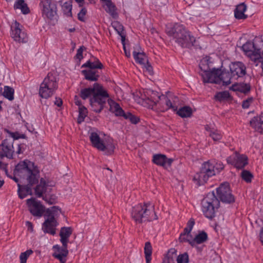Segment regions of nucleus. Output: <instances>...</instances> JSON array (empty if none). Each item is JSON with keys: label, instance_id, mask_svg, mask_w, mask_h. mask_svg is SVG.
Returning a JSON list of instances; mask_svg holds the SVG:
<instances>
[{"label": "nucleus", "instance_id": "nucleus-1", "mask_svg": "<svg viewBox=\"0 0 263 263\" xmlns=\"http://www.w3.org/2000/svg\"><path fill=\"white\" fill-rule=\"evenodd\" d=\"M79 96L83 100L89 99L91 109L96 112H100L103 110L107 101L110 111L116 117H123L125 112L118 103L109 99L107 91L98 83H95L92 87L82 89Z\"/></svg>", "mask_w": 263, "mask_h": 263}, {"label": "nucleus", "instance_id": "nucleus-12", "mask_svg": "<svg viewBox=\"0 0 263 263\" xmlns=\"http://www.w3.org/2000/svg\"><path fill=\"white\" fill-rule=\"evenodd\" d=\"M217 197L224 203H231L235 201L228 183H221L216 190Z\"/></svg>", "mask_w": 263, "mask_h": 263}, {"label": "nucleus", "instance_id": "nucleus-31", "mask_svg": "<svg viewBox=\"0 0 263 263\" xmlns=\"http://www.w3.org/2000/svg\"><path fill=\"white\" fill-rule=\"evenodd\" d=\"M250 86L246 83H235L230 87V89L234 91H239L246 93L250 91Z\"/></svg>", "mask_w": 263, "mask_h": 263}, {"label": "nucleus", "instance_id": "nucleus-55", "mask_svg": "<svg viewBox=\"0 0 263 263\" xmlns=\"http://www.w3.org/2000/svg\"><path fill=\"white\" fill-rule=\"evenodd\" d=\"M252 101V99H247L242 102V106L243 108H248L250 106V103Z\"/></svg>", "mask_w": 263, "mask_h": 263}, {"label": "nucleus", "instance_id": "nucleus-25", "mask_svg": "<svg viewBox=\"0 0 263 263\" xmlns=\"http://www.w3.org/2000/svg\"><path fill=\"white\" fill-rule=\"evenodd\" d=\"M247 10V6L244 3H242L236 6L234 10V16L236 19H246L247 15L245 14Z\"/></svg>", "mask_w": 263, "mask_h": 263}, {"label": "nucleus", "instance_id": "nucleus-4", "mask_svg": "<svg viewBox=\"0 0 263 263\" xmlns=\"http://www.w3.org/2000/svg\"><path fill=\"white\" fill-rule=\"evenodd\" d=\"M131 217L136 223L152 221L158 219L154 205L151 203L138 204L132 208Z\"/></svg>", "mask_w": 263, "mask_h": 263}, {"label": "nucleus", "instance_id": "nucleus-37", "mask_svg": "<svg viewBox=\"0 0 263 263\" xmlns=\"http://www.w3.org/2000/svg\"><path fill=\"white\" fill-rule=\"evenodd\" d=\"M152 247L149 242H146L144 246V254L146 263H150L152 259Z\"/></svg>", "mask_w": 263, "mask_h": 263}, {"label": "nucleus", "instance_id": "nucleus-15", "mask_svg": "<svg viewBox=\"0 0 263 263\" xmlns=\"http://www.w3.org/2000/svg\"><path fill=\"white\" fill-rule=\"evenodd\" d=\"M201 69L202 71L201 76L204 83L219 84L220 78L219 75L220 73V70L214 69L212 71H210L206 69L202 70L201 67Z\"/></svg>", "mask_w": 263, "mask_h": 263}, {"label": "nucleus", "instance_id": "nucleus-5", "mask_svg": "<svg viewBox=\"0 0 263 263\" xmlns=\"http://www.w3.org/2000/svg\"><path fill=\"white\" fill-rule=\"evenodd\" d=\"M219 200L214 192L209 193L202 201V211L206 217L212 219L215 216L216 210L219 206Z\"/></svg>", "mask_w": 263, "mask_h": 263}, {"label": "nucleus", "instance_id": "nucleus-11", "mask_svg": "<svg viewBox=\"0 0 263 263\" xmlns=\"http://www.w3.org/2000/svg\"><path fill=\"white\" fill-rule=\"evenodd\" d=\"M141 99L143 100V105L152 109L158 105L161 96L158 92L152 90L144 91L141 95Z\"/></svg>", "mask_w": 263, "mask_h": 263}, {"label": "nucleus", "instance_id": "nucleus-51", "mask_svg": "<svg viewBox=\"0 0 263 263\" xmlns=\"http://www.w3.org/2000/svg\"><path fill=\"white\" fill-rule=\"evenodd\" d=\"M195 221L193 218H191L187 223V226L184 230L185 232H191L192 229L194 226Z\"/></svg>", "mask_w": 263, "mask_h": 263}, {"label": "nucleus", "instance_id": "nucleus-9", "mask_svg": "<svg viewBox=\"0 0 263 263\" xmlns=\"http://www.w3.org/2000/svg\"><path fill=\"white\" fill-rule=\"evenodd\" d=\"M39 7L44 18L50 20H54L56 18L57 7L53 0H41Z\"/></svg>", "mask_w": 263, "mask_h": 263}, {"label": "nucleus", "instance_id": "nucleus-42", "mask_svg": "<svg viewBox=\"0 0 263 263\" xmlns=\"http://www.w3.org/2000/svg\"><path fill=\"white\" fill-rule=\"evenodd\" d=\"M79 117L78 118V122L79 123H81L83 121H84L85 118L87 116V108L83 106H80L79 108Z\"/></svg>", "mask_w": 263, "mask_h": 263}, {"label": "nucleus", "instance_id": "nucleus-39", "mask_svg": "<svg viewBox=\"0 0 263 263\" xmlns=\"http://www.w3.org/2000/svg\"><path fill=\"white\" fill-rule=\"evenodd\" d=\"M14 89L9 86H5L3 95L10 101L14 99Z\"/></svg>", "mask_w": 263, "mask_h": 263}, {"label": "nucleus", "instance_id": "nucleus-14", "mask_svg": "<svg viewBox=\"0 0 263 263\" xmlns=\"http://www.w3.org/2000/svg\"><path fill=\"white\" fill-rule=\"evenodd\" d=\"M14 153L13 140L5 139L0 144V158L6 157L9 159H12Z\"/></svg>", "mask_w": 263, "mask_h": 263}, {"label": "nucleus", "instance_id": "nucleus-54", "mask_svg": "<svg viewBox=\"0 0 263 263\" xmlns=\"http://www.w3.org/2000/svg\"><path fill=\"white\" fill-rule=\"evenodd\" d=\"M144 68L145 69L146 71H147V72L149 74H152L153 73V67L152 66L149 64L148 62L145 64V65H143Z\"/></svg>", "mask_w": 263, "mask_h": 263}, {"label": "nucleus", "instance_id": "nucleus-50", "mask_svg": "<svg viewBox=\"0 0 263 263\" xmlns=\"http://www.w3.org/2000/svg\"><path fill=\"white\" fill-rule=\"evenodd\" d=\"M213 164H214V169L215 173H219L221 170L224 168V165L220 161L216 162L215 161H212Z\"/></svg>", "mask_w": 263, "mask_h": 263}, {"label": "nucleus", "instance_id": "nucleus-33", "mask_svg": "<svg viewBox=\"0 0 263 263\" xmlns=\"http://www.w3.org/2000/svg\"><path fill=\"white\" fill-rule=\"evenodd\" d=\"M251 126L255 130L262 133L263 132V122L261 121V117L259 118H254L250 122Z\"/></svg>", "mask_w": 263, "mask_h": 263}, {"label": "nucleus", "instance_id": "nucleus-43", "mask_svg": "<svg viewBox=\"0 0 263 263\" xmlns=\"http://www.w3.org/2000/svg\"><path fill=\"white\" fill-rule=\"evenodd\" d=\"M122 117L125 119L129 120L132 124H137L140 121L138 117L133 115L129 112H125L124 115Z\"/></svg>", "mask_w": 263, "mask_h": 263}, {"label": "nucleus", "instance_id": "nucleus-44", "mask_svg": "<svg viewBox=\"0 0 263 263\" xmlns=\"http://www.w3.org/2000/svg\"><path fill=\"white\" fill-rule=\"evenodd\" d=\"M242 179L247 183H250L253 178V174L248 170H242L241 173Z\"/></svg>", "mask_w": 263, "mask_h": 263}, {"label": "nucleus", "instance_id": "nucleus-53", "mask_svg": "<svg viewBox=\"0 0 263 263\" xmlns=\"http://www.w3.org/2000/svg\"><path fill=\"white\" fill-rule=\"evenodd\" d=\"M84 46L80 47L77 51L76 58L80 61L83 58V51L84 50Z\"/></svg>", "mask_w": 263, "mask_h": 263}, {"label": "nucleus", "instance_id": "nucleus-59", "mask_svg": "<svg viewBox=\"0 0 263 263\" xmlns=\"http://www.w3.org/2000/svg\"><path fill=\"white\" fill-rule=\"evenodd\" d=\"M122 43L123 44V49H124V52H125L126 56L127 57H129L130 56V51H127L126 50V47H125V42H123V43Z\"/></svg>", "mask_w": 263, "mask_h": 263}, {"label": "nucleus", "instance_id": "nucleus-28", "mask_svg": "<svg viewBox=\"0 0 263 263\" xmlns=\"http://www.w3.org/2000/svg\"><path fill=\"white\" fill-rule=\"evenodd\" d=\"M72 229L70 227H63L61 228L60 236L61 237L60 241L62 244H68L69 237L72 234Z\"/></svg>", "mask_w": 263, "mask_h": 263}, {"label": "nucleus", "instance_id": "nucleus-29", "mask_svg": "<svg viewBox=\"0 0 263 263\" xmlns=\"http://www.w3.org/2000/svg\"><path fill=\"white\" fill-rule=\"evenodd\" d=\"M208 239V234L204 231H200L197 234L193 241L191 242V246L192 247L196 246V245L203 243L206 241Z\"/></svg>", "mask_w": 263, "mask_h": 263}, {"label": "nucleus", "instance_id": "nucleus-48", "mask_svg": "<svg viewBox=\"0 0 263 263\" xmlns=\"http://www.w3.org/2000/svg\"><path fill=\"white\" fill-rule=\"evenodd\" d=\"M5 131L8 134H9L10 136L13 139H11V140H13V141L15 139H18L20 138L24 139L25 137V136L24 135H23V134L21 135L17 132H15V133L11 132L9 131L8 129H5Z\"/></svg>", "mask_w": 263, "mask_h": 263}, {"label": "nucleus", "instance_id": "nucleus-13", "mask_svg": "<svg viewBox=\"0 0 263 263\" xmlns=\"http://www.w3.org/2000/svg\"><path fill=\"white\" fill-rule=\"evenodd\" d=\"M22 26L15 21L11 26V37L16 42L19 43H26L27 42L28 37L27 33L22 30Z\"/></svg>", "mask_w": 263, "mask_h": 263}, {"label": "nucleus", "instance_id": "nucleus-41", "mask_svg": "<svg viewBox=\"0 0 263 263\" xmlns=\"http://www.w3.org/2000/svg\"><path fill=\"white\" fill-rule=\"evenodd\" d=\"M205 129L207 131L210 132V136L213 139L214 141H218L221 139L222 137V135L221 133L217 129H213L211 130L209 127H206Z\"/></svg>", "mask_w": 263, "mask_h": 263}, {"label": "nucleus", "instance_id": "nucleus-21", "mask_svg": "<svg viewBox=\"0 0 263 263\" xmlns=\"http://www.w3.org/2000/svg\"><path fill=\"white\" fill-rule=\"evenodd\" d=\"M133 57L136 62L141 65H145L148 62L147 56L144 52L141 51L139 44L135 45L134 47Z\"/></svg>", "mask_w": 263, "mask_h": 263}, {"label": "nucleus", "instance_id": "nucleus-62", "mask_svg": "<svg viewBox=\"0 0 263 263\" xmlns=\"http://www.w3.org/2000/svg\"><path fill=\"white\" fill-rule=\"evenodd\" d=\"M74 30H75L74 28L69 29V32H72L74 31Z\"/></svg>", "mask_w": 263, "mask_h": 263}, {"label": "nucleus", "instance_id": "nucleus-38", "mask_svg": "<svg viewBox=\"0 0 263 263\" xmlns=\"http://www.w3.org/2000/svg\"><path fill=\"white\" fill-rule=\"evenodd\" d=\"M193 238L191 232H185L184 230L182 232L179 237V241L180 242H188L191 245V242L193 241Z\"/></svg>", "mask_w": 263, "mask_h": 263}, {"label": "nucleus", "instance_id": "nucleus-19", "mask_svg": "<svg viewBox=\"0 0 263 263\" xmlns=\"http://www.w3.org/2000/svg\"><path fill=\"white\" fill-rule=\"evenodd\" d=\"M47 189V184L46 181L44 179L41 178L40 179V183L36 186L34 189L35 195L39 198L43 197V199L50 204L53 203L51 200H48V197L46 196H43Z\"/></svg>", "mask_w": 263, "mask_h": 263}, {"label": "nucleus", "instance_id": "nucleus-22", "mask_svg": "<svg viewBox=\"0 0 263 263\" xmlns=\"http://www.w3.org/2000/svg\"><path fill=\"white\" fill-rule=\"evenodd\" d=\"M173 160L167 158L165 155L162 154H155L153 156V162L157 165L164 167L170 166Z\"/></svg>", "mask_w": 263, "mask_h": 263}, {"label": "nucleus", "instance_id": "nucleus-17", "mask_svg": "<svg viewBox=\"0 0 263 263\" xmlns=\"http://www.w3.org/2000/svg\"><path fill=\"white\" fill-rule=\"evenodd\" d=\"M68 244H62L61 247L58 245H54L53 249L54 252L52 256L58 259L61 263H65L66 261V258L68 255Z\"/></svg>", "mask_w": 263, "mask_h": 263}, {"label": "nucleus", "instance_id": "nucleus-7", "mask_svg": "<svg viewBox=\"0 0 263 263\" xmlns=\"http://www.w3.org/2000/svg\"><path fill=\"white\" fill-rule=\"evenodd\" d=\"M215 174L214 164L212 161H209L203 163L200 172L195 175L193 180L198 185H200L205 183L210 177Z\"/></svg>", "mask_w": 263, "mask_h": 263}, {"label": "nucleus", "instance_id": "nucleus-34", "mask_svg": "<svg viewBox=\"0 0 263 263\" xmlns=\"http://www.w3.org/2000/svg\"><path fill=\"white\" fill-rule=\"evenodd\" d=\"M111 26L117 32L118 34L121 37L122 43L124 42L125 36L123 32L124 29L123 25L118 21H114L111 23Z\"/></svg>", "mask_w": 263, "mask_h": 263}, {"label": "nucleus", "instance_id": "nucleus-46", "mask_svg": "<svg viewBox=\"0 0 263 263\" xmlns=\"http://www.w3.org/2000/svg\"><path fill=\"white\" fill-rule=\"evenodd\" d=\"M32 253V250H27L25 252L21 253L20 256V263H26L27 259Z\"/></svg>", "mask_w": 263, "mask_h": 263}, {"label": "nucleus", "instance_id": "nucleus-57", "mask_svg": "<svg viewBox=\"0 0 263 263\" xmlns=\"http://www.w3.org/2000/svg\"><path fill=\"white\" fill-rule=\"evenodd\" d=\"M63 104V102L61 99L56 98L55 101L54 102V104L58 106V107H61Z\"/></svg>", "mask_w": 263, "mask_h": 263}, {"label": "nucleus", "instance_id": "nucleus-49", "mask_svg": "<svg viewBox=\"0 0 263 263\" xmlns=\"http://www.w3.org/2000/svg\"><path fill=\"white\" fill-rule=\"evenodd\" d=\"M177 263H188L189 256L187 253L179 255L177 258Z\"/></svg>", "mask_w": 263, "mask_h": 263}, {"label": "nucleus", "instance_id": "nucleus-61", "mask_svg": "<svg viewBox=\"0 0 263 263\" xmlns=\"http://www.w3.org/2000/svg\"><path fill=\"white\" fill-rule=\"evenodd\" d=\"M76 104L78 106H79V107L80 106H83L82 105H81V103L80 101H76L75 102Z\"/></svg>", "mask_w": 263, "mask_h": 263}, {"label": "nucleus", "instance_id": "nucleus-64", "mask_svg": "<svg viewBox=\"0 0 263 263\" xmlns=\"http://www.w3.org/2000/svg\"><path fill=\"white\" fill-rule=\"evenodd\" d=\"M77 3H81L84 1V0H75Z\"/></svg>", "mask_w": 263, "mask_h": 263}, {"label": "nucleus", "instance_id": "nucleus-3", "mask_svg": "<svg viewBox=\"0 0 263 263\" xmlns=\"http://www.w3.org/2000/svg\"><path fill=\"white\" fill-rule=\"evenodd\" d=\"M167 34L182 48H190L194 45L196 39L182 24L175 23L166 26Z\"/></svg>", "mask_w": 263, "mask_h": 263}, {"label": "nucleus", "instance_id": "nucleus-10", "mask_svg": "<svg viewBox=\"0 0 263 263\" xmlns=\"http://www.w3.org/2000/svg\"><path fill=\"white\" fill-rule=\"evenodd\" d=\"M227 162L238 170H242L248 164V158L245 154L235 152L227 158Z\"/></svg>", "mask_w": 263, "mask_h": 263}, {"label": "nucleus", "instance_id": "nucleus-27", "mask_svg": "<svg viewBox=\"0 0 263 263\" xmlns=\"http://www.w3.org/2000/svg\"><path fill=\"white\" fill-rule=\"evenodd\" d=\"M219 78H220L219 84L222 83V85L226 86L230 84L234 80L230 71H221L220 70Z\"/></svg>", "mask_w": 263, "mask_h": 263}, {"label": "nucleus", "instance_id": "nucleus-58", "mask_svg": "<svg viewBox=\"0 0 263 263\" xmlns=\"http://www.w3.org/2000/svg\"><path fill=\"white\" fill-rule=\"evenodd\" d=\"M26 226L27 227L28 230L30 231L31 232L33 231V225L31 222L28 221H26Z\"/></svg>", "mask_w": 263, "mask_h": 263}, {"label": "nucleus", "instance_id": "nucleus-24", "mask_svg": "<svg viewBox=\"0 0 263 263\" xmlns=\"http://www.w3.org/2000/svg\"><path fill=\"white\" fill-rule=\"evenodd\" d=\"M81 72L85 79L90 81H97L100 77L99 72L96 69L87 68L82 70Z\"/></svg>", "mask_w": 263, "mask_h": 263}, {"label": "nucleus", "instance_id": "nucleus-36", "mask_svg": "<svg viewBox=\"0 0 263 263\" xmlns=\"http://www.w3.org/2000/svg\"><path fill=\"white\" fill-rule=\"evenodd\" d=\"M177 114L182 118L190 117L192 114V109L190 107L185 106L179 108Z\"/></svg>", "mask_w": 263, "mask_h": 263}, {"label": "nucleus", "instance_id": "nucleus-47", "mask_svg": "<svg viewBox=\"0 0 263 263\" xmlns=\"http://www.w3.org/2000/svg\"><path fill=\"white\" fill-rule=\"evenodd\" d=\"M229 97V93L226 91L219 92L215 95V98L219 101L228 99Z\"/></svg>", "mask_w": 263, "mask_h": 263}, {"label": "nucleus", "instance_id": "nucleus-56", "mask_svg": "<svg viewBox=\"0 0 263 263\" xmlns=\"http://www.w3.org/2000/svg\"><path fill=\"white\" fill-rule=\"evenodd\" d=\"M23 153V150H22V144H17L15 153L17 155H19V154H22Z\"/></svg>", "mask_w": 263, "mask_h": 263}, {"label": "nucleus", "instance_id": "nucleus-6", "mask_svg": "<svg viewBox=\"0 0 263 263\" xmlns=\"http://www.w3.org/2000/svg\"><path fill=\"white\" fill-rule=\"evenodd\" d=\"M58 87V84L55 77L49 73L40 85L39 95L42 98L48 99L54 93Z\"/></svg>", "mask_w": 263, "mask_h": 263}, {"label": "nucleus", "instance_id": "nucleus-2", "mask_svg": "<svg viewBox=\"0 0 263 263\" xmlns=\"http://www.w3.org/2000/svg\"><path fill=\"white\" fill-rule=\"evenodd\" d=\"M40 172L34 164L28 160H24L18 163L14 169V174L20 177L26 178L28 184L21 185L18 183V194L21 199L25 198L27 195L32 194L31 186L39 181Z\"/></svg>", "mask_w": 263, "mask_h": 263}, {"label": "nucleus", "instance_id": "nucleus-32", "mask_svg": "<svg viewBox=\"0 0 263 263\" xmlns=\"http://www.w3.org/2000/svg\"><path fill=\"white\" fill-rule=\"evenodd\" d=\"M103 7L105 11L108 13L112 18H117L118 17V13L116 6L111 1H108L107 3L104 4Z\"/></svg>", "mask_w": 263, "mask_h": 263}, {"label": "nucleus", "instance_id": "nucleus-16", "mask_svg": "<svg viewBox=\"0 0 263 263\" xmlns=\"http://www.w3.org/2000/svg\"><path fill=\"white\" fill-rule=\"evenodd\" d=\"M26 203L30 213L34 216L41 217L44 212V206L40 201L34 198L28 199Z\"/></svg>", "mask_w": 263, "mask_h": 263}, {"label": "nucleus", "instance_id": "nucleus-26", "mask_svg": "<svg viewBox=\"0 0 263 263\" xmlns=\"http://www.w3.org/2000/svg\"><path fill=\"white\" fill-rule=\"evenodd\" d=\"M103 66L100 61L95 58H92L82 65V68L85 67L91 69H102Z\"/></svg>", "mask_w": 263, "mask_h": 263}, {"label": "nucleus", "instance_id": "nucleus-8", "mask_svg": "<svg viewBox=\"0 0 263 263\" xmlns=\"http://www.w3.org/2000/svg\"><path fill=\"white\" fill-rule=\"evenodd\" d=\"M89 139L94 147L104 152L106 155H110L114 153L115 148L114 144L110 141L105 143L97 133H90Z\"/></svg>", "mask_w": 263, "mask_h": 263}, {"label": "nucleus", "instance_id": "nucleus-45", "mask_svg": "<svg viewBox=\"0 0 263 263\" xmlns=\"http://www.w3.org/2000/svg\"><path fill=\"white\" fill-rule=\"evenodd\" d=\"M253 48V45L250 43H246L242 46V49L245 54L248 56H251L252 54Z\"/></svg>", "mask_w": 263, "mask_h": 263}, {"label": "nucleus", "instance_id": "nucleus-20", "mask_svg": "<svg viewBox=\"0 0 263 263\" xmlns=\"http://www.w3.org/2000/svg\"><path fill=\"white\" fill-rule=\"evenodd\" d=\"M45 218L42 224V230L45 233L54 235L55 234L56 227L58 225L57 220Z\"/></svg>", "mask_w": 263, "mask_h": 263}, {"label": "nucleus", "instance_id": "nucleus-23", "mask_svg": "<svg viewBox=\"0 0 263 263\" xmlns=\"http://www.w3.org/2000/svg\"><path fill=\"white\" fill-rule=\"evenodd\" d=\"M160 106V110L161 111H165L169 109H172L175 111L177 107L175 105H173L171 101L165 95H161L160 100L158 104Z\"/></svg>", "mask_w": 263, "mask_h": 263}, {"label": "nucleus", "instance_id": "nucleus-60", "mask_svg": "<svg viewBox=\"0 0 263 263\" xmlns=\"http://www.w3.org/2000/svg\"><path fill=\"white\" fill-rule=\"evenodd\" d=\"M14 177L13 178V179L15 181V182H16L17 184L18 183H19V180H18V179L16 177V176H18L17 175H16L14 174Z\"/></svg>", "mask_w": 263, "mask_h": 263}, {"label": "nucleus", "instance_id": "nucleus-40", "mask_svg": "<svg viewBox=\"0 0 263 263\" xmlns=\"http://www.w3.org/2000/svg\"><path fill=\"white\" fill-rule=\"evenodd\" d=\"M62 8L64 14L67 16H72V2L71 1L64 3L62 5Z\"/></svg>", "mask_w": 263, "mask_h": 263}, {"label": "nucleus", "instance_id": "nucleus-30", "mask_svg": "<svg viewBox=\"0 0 263 263\" xmlns=\"http://www.w3.org/2000/svg\"><path fill=\"white\" fill-rule=\"evenodd\" d=\"M61 213V210L58 206H53L46 210L44 215L45 218L56 220L55 217L58 216Z\"/></svg>", "mask_w": 263, "mask_h": 263}, {"label": "nucleus", "instance_id": "nucleus-63", "mask_svg": "<svg viewBox=\"0 0 263 263\" xmlns=\"http://www.w3.org/2000/svg\"><path fill=\"white\" fill-rule=\"evenodd\" d=\"M4 181L0 180V187L3 185Z\"/></svg>", "mask_w": 263, "mask_h": 263}, {"label": "nucleus", "instance_id": "nucleus-35", "mask_svg": "<svg viewBox=\"0 0 263 263\" xmlns=\"http://www.w3.org/2000/svg\"><path fill=\"white\" fill-rule=\"evenodd\" d=\"M15 9H21L23 14H28L29 9L24 0H17L14 5Z\"/></svg>", "mask_w": 263, "mask_h": 263}, {"label": "nucleus", "instance_id": "nucleus-18", "mask_svg": "<svg viewBox=\"0 0 263 263\" xmlns=\"http://www.w3.org/2000/svg\"><path fill=\"white\" fill-rule=\"evenodd\" d=\"M230 72L234 80L238 78L242 77L246 74V66L240 62L232 63L230 65Z\"/></svg>", "mask_w": 263, "mask_h": 263}, {"label": "nucleus", "instance_id": "nucleus-52", "mask_svg": "<svg viewBox=\"0 0 263 263\" xmlns=\"http://www.w3.org/2000/svg\"><path fill=\"white\" fill-rule=\"evenodd\" d=\"M87 10L85 8H82L80 12L78 14V18L79 20L82 22L85 21V16L86 14Z\"/></svg>", "mask_w": 263, "mask_h": 263}]
</instances>
